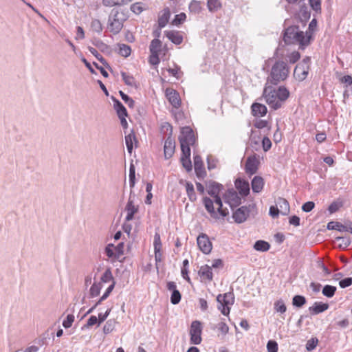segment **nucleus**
Returning a JSON list of instances; mask_svg holds the SVG:
<instances>
[{
	"instance_id": "1",
	"label": "nucleus",
	"mask_w": 352,
	"mask_h": 352,
	"mask_svg": "<svg viewBox=\"0 0 352 352\" xmlns=\"http://www.w3.org/2000/svg\"><path fill=\"white\" fill-rule=\"evenodd\" d=\"M263 96L269 107L273 110L281 108L289 96V91L285 86L278 88L265 84Z\"/></svg>"
},
{
	"instance_id": "2",
	"label": "nucleus",
	"mask_w": 352,
	"mask_h": 352,
	"mask_svg": "<svg viewBox=\"0 0 352 352\" xmlns=\"http://www.w3.org/2000/svg\"><path fill=\"white\" fill-rule=\"evenodd\" d=\"M311 36L309 32L299 30L298 26L292 25L285 29L283 40L286 44H296L301 50L310 44Z\"/></svg>"
},
{
	"instance_id": "3",
	"label": "nucleus",
	"mask_w": 352,
	"mask_h": 352,
	"mask_svg": "<svg viewBox=\"0 0 352 352\" xmlns=\"http://www.w3.org/2000/svg\"><path fill=\"white\" fill-rule=\"evenodd\" d=\"M256 214V206L255 204H250L248 206H243L236 209L232 214V218L236 223L245 222L250 214Z\"/></svg>"
},
{
	"instance_id": "4",
	"label": "nucleus",
	"mask_w": 352,
	"mask_h": 352,
	"mask_svg": "<svg viewBox=\"0 0 352 352\" xmlns=\"http://www.w3.org/2000/svg\"><path fill=\"white\" fill-rule=\"evenodd\" d=\"M217 301L218 302V309L223 315L228 316L230 311V306L234 303V295L231 292L219 294L217 296Z\"/></svg>"
},
{
	"instance_id": "5",
	"label": "nucleus",
	"mask_w": 352,
	"mask_h": 352,
	"mask_svg": "<svg viewBox=\"0 0 352 352\" xmlns=\"http://www.w3.org/2000/svg\"><path fill=\"white\" fill-rule=\"evenodd\" d=\"M124 16L118 10H113L109 16L108 28L114 34H118L123 28Z\"/></svg>"
},
{
	"instance_id": "6",
	"label": "nucleus",
	"mask_w": 352,
	"mask_h": 352,
	"mask_svg": "<svg viewBox=\"0 0 352 352\" xmlns=\"http://www.w3.org/2000/svg\"><path fill=\"white\" fill-rule=\"evenodd\" d=\"M289 72V67H272L270 75L267 78L266 84L278 85L280 82L287 78Z\"/></svg>"
},
{
	"instance_id": "7",
	"label": "nucleus",
	"mask_w": 352,
	"mask_h": 352,
	"mask_svg": "<svg viewBox=\"0 0 352 352\" xmlns=\"http://www.w3.org/2000/svg\"><path fill=\"white\" fill-rule=\"evenodd\" d=\"M179 140L182 150L190 148V146H193L196 142L194 132L189 126L182 128Z\"/></svg>"
},
{
	"instance_id": "8",
	"label": "nucleus",
	"mask_w": 352,
	"mask_h": 352,
	"mask_svg": "<svg viewBox=\"0 0 352 352\" xmlns=\"http://www.w3.org/2000/svg\"><path fill=\"white\" fill-rule=\"evenodd\" d=\"M190 342L192 344H199L201 341L202 324L199 320L192 321L190 327Z\"/></svg>"
},
{
	"instance_id": "9",
	"label": "nucleus",
	"mask_w": 352,
	"mask_h": 352,
	"mask_svg": "<svg viewBox=\"0 0 352 352\" xmlns=\"http://www.w3.org/2000/svg\"><path fill=\"white\" fill-rule=\"evenodd\" d=\"M197 243L199 250L205 254H209L212 248L208 236L206 234H200L197 239Z\"/></svg>"
},
{
	"instance_id": "10",
	"label": "nucleus",
	"mask_w": 352,
	"mask_h": 352,
	"mask_svg": "<svg viewBox=\"0 0 352 352\" xmlns=\"http://www.w3.org/2000/svg\"><path fill=\"white\" fill-rule=\"evenodd\" d=\"M225 202L228 204L229 206L233 208L239 206L241 203V199L237 192L232 190H228L224 195Z\"/></svg>"
},
{
	"instance_id": "11",
	"label": "nucleus",
	"mask_w": 352,
	"mask_h": 352,
	"mask_svg": "<svg viewBox=\"0 0 352 352\" xmlns=\"http://www.w3.org/2000/svg\"><path fill=\"white\" fill-rule=\"evenodd\" d=\"M258 160L255 155L248 157L245 165V173L250 175L255 174L258 170Z\"/></svg>"
},
{
	"instance_id": "12",
	"label": "nucleus",
	"mask_w": 352,
	"mask_h": 352,
	"mask_svg": "<svg viewBox=\"0 0 352 352\" xmlns=\"http://www.w3.org/2000/svg\"><path fill=\"white\" fill-rule=\"evenodd\" d=\"M154 253H155V261L156 263L162 261V241L160 239V234L158 232H155L154 235L153 241Z\"/></svg>"
},
{
	"instance_id": "13",
	"label": "nucleus",
	"mask_w": 352,
	"mask_h": 352,
	"mask_svg": "<svg viewBox=\"0 0 352 352\" xmlns=\"http://www.w3.org/2000/svg\"><path fill=\"white\" fill-rule=\"evenodd\" d=\"M166 96L173 107L179 108L180 107L181 99L179 94L175 90L167 89L166 90Z\"/></svg>"
},
{
	"instance_id": "14",
	"label": "nucleus",
	"mask_w": 352,
	"mask_h": 352,
	"mask_svg": "<svg viewBox=\"0 0 352 352\" xmlns=\"http://www.w3.org/2000/svg\"><path fill=\"white\" fill-rule=\"evenodd\" d=\"M235 187L241 196L246 197L250 193L249 182L243 179L238 178L234 182Z\"/></svg>"
},
{
	"instance_id": "15",
	"label": "nucleus",
	"mask_w": 352,
	"mask_h": 352,
	"mask_svg": "<svg viewBox=\"0 0 352 352\" xmlns=\"http://www.w3.org/2000/svg\"><path fill=\"white\" fill-rule=\"evenodd\" d=\"M175 141L170 136H168L166 139L164 146V157L166 159H169L173 156L175 152Z\"/></svg>"
},
{
	"instance_id": "16",
	"label": "nucleus",
	"mask_w": 352,
	"mask_h": 352,
	"mask_svg": "<svg viewBox=\"0 0 352 352\" xmlns=\"http://www.w3.org/2000/svg\"><path fill=\"white\" fill-rule=\"evenodd\" d=\"M327 228L329 230H336L340 232H349L352 234V222L349 226H345L340 222L330 221L327 223Z\"/></svg>"
},
{
	"instance_id": "17",
	"label": "nucleus",
	"mask_w": 352,
	"mask_h": 352,
	"mask_svg": "<svg viewBox=\"0 0 352 352\" xmlns=\"http://www.w3.org/2000/svg\"><path fill=\"white\" fill-rule=\"evenodd\" d=\"M181 162L182 166L186 169V170L190 171L192 170L190 148H186L182 150Z\"/></svg>"
},
{
	"instance_id": "18",
	"label": "nucleus",
	"mask_w": 352,
	"mask_h": 352,
	"mask_svg": "<svg viewBox=\"0 0 352 352\" xmlns=\"http://www.w3.org/2000/svg\"><path fill=\"white\" fill-rule=\"evenodd\" d=\"M125 210L127 212L125 219L126 221H129L133 219L134 214L138 210V207L135 206L133 200L131 199V195L129 198Z\"/></svg>"
},
{
	"instance_id": "19",
	"label": "nucleus",
	"mask_w": 352,
	"mask_h": 352,
	"mask_svg": "<svg viewBox=\"0 0 352 352\" xmlns=\"http://www.w3.org/2000/svg\"><path fill=\"white\" fill-rule=\"evenodd\" d=\"M206 186L208 193L212 197L219 195V192L223 189V185L214 181L209 182Z\"/></svg>"
},
{
	"instance_id": "20",
	"label": "nucleus",
	"mask_w": 352,
	"mask_h": 352,
	"mask_svg": "<svg viewBox=\"0 0 352 352\" xmlns=\"http://www.w3.org/2000/svg\"><path fill=\"white\" fill-rule=\"evenodd\" d=\"M329 304L322 302H315L313 306L309 308L311 315H317L322 313L329 309Z\"/></svg>"
},
{
	"instance_id": "21",
	"label": "nucleus",
	"mask_w": 352,
	"mask_h": 352,
	"mask_svg": "<svg viewBox=\"0 0 352 352\" xmlns=\"http://www.w3.org/2000/svg\"><path fill=\"white\" fill-rule=\"evenodd\" d=\"M164 34L175 45H179L183 42V36L180 32L177 31H165Z\"/></svg>"
},
{
	"instance_id": "22",
	"label": "nucleus",
	"mask_w": 352,
	"mask_h": 352,
	"mask_svg": "<svg viewBox=\"0 0 352 352\" xmlns=\"http://www.w3.org/2000/svg\"><path fill=\"white\" fill-rule=\"evenodd\" d=\"M203 204L208 211V212L210 214V216L214 219H219V216L217 212H215L214 208V202L213 201L207 197H204Z\"/></svg>"
},
{
	"instance_id": "23",
	"label": "nucleus",
	"mask_w": 352,
	"mask_h": 352,
	"mask_svg": "<svg viewBox=\"0 0 352 352\" xmlns=\"http://www.w3.org/2000/svg\"><path fill=\"white\" fill-rule=\"evenodd\" d=\"M264 180L261 176H255L251 182L252 189L254 193H259L264 186Z\"/></svg>"
},
{
	"instance_id": "24",
	"label": "nucleus",
	"mask_w": 352,
	"mask_h": 352,
	"mask_svg": "<svg viewBox=\"0 0 352 352\" xmlns=\"http://www.w3.org/2000/svg\"><path fill=\"white\" fill-rule=\"evenodd\" d=\"M170 16V9L168 8H164L162 11V14L159 16L158 18V25L160 28H163L166 25L168 22Z\"/></svg>"
},
{
	"instance_id": "25",
	"label": "nucleus",
	"mask_w": 352,
	"mask_h": 352,
	"mask_svg": "<svg viewBox=\"0 0 352 352\" xmlns=\"http://www.w3.org/2000/svg\"><path fill=\"white\" fill-rule=\"evenodd\" d=\"M252 111L253 116L262 117L266 115L267 109L265 105L256 102L252 105Z\"/></svg>"
},
{
	"instance_id": "26",
	"label": "nucleus",
	"mask_w": 352,
	"mask_h": 352,
	"mask_svg": "<svg viewBox=\"0 0 352 352\" xmlns=\"http://www.w3.org/2000/svg\"><path fill=\"white\" fill-rule=\"evenodd\" d=\"M309 69V67H294V78L299 81L304 80L307 77Z\"/></svg>"
},
{
	"instance_id": "27",
	"label": "nucleus",
	"mask_w": 352,
	"mask_h": 352,
	"mask_svg": "<svg viewBox=\"0 0 352 352\" xmlns=\"http://www.w3.org/2000/svg\"><path fill=\"white\" fill-rule=\"evenodd\" d=\"M179 183L181 184H185L186 193H187L189 200L192 202L196 201L197 195H196V193H195V191L194 189L193 184L190 182H183L182 180H181L179 182Z\"/></svg>"
},
{
	"instance_id": "28",
	"label": "nucleus",
	"mask_w": 352,
	"mask_h": 352,
	"mask_svg": "<svg viewBox=\"0 0 352 352\" xmlns=\"http://www.w3.org/2000/svg\"><path fill=\"white\" fill-rule=\"evenodd\" d=\"M113 107L115 110L116 111V113L118 114V116L122 117V116H127V111L124 106L122 104V102L118 100V99L113 98Z\"/></svg>"
},
{
	"instance_id": "29",
	"label": "nucleus",
	"mask_w": 352,
	"mask_h": 352,
	"mask_svg": "<svg viewBox=\"0 0 352 352\" xmlns=\"http://www.w3.org/2000/svg\"><path fill=\"white\" fill-rule=\"evenodd\" d=\"M277 206L282 215H287L289 213L290 208L289 202L284 198H278L277 201Z\"/></svg>"
},
{
	"instance_id": "30",
	"label": "nucleus",
	"mask_w": 352,
	"mask_h": 352,
	"mask_svg": "<svg viewBox=\"0 0 352 352\" xmlns=\"http://www.w3.org/2000/svg\"><path fill=\"white\" fill-rule=\"evenodd\" d=\"M336 77L338 81L344 85V88H348L352 85V76L351 75H343L342 73L336 72Z\"/></svg>"
},
{
	"instance_id": "31",
	"label": "nucleus",
	"mask_w": 352,
	"mask_h": 352,
	"mask_svg": "<svg viewBox=\"0 0 352 352\" xmlns=\"http://www.w3.org/2000/svg\"><path fill=\"white\" fill-rule=\"evenodd\" d=\"M198 273L201 277L205 278L208 280H212L213 274L212 268L208 265L201 266Z\"/></svg>"
},
{
	"instance_id": "32",
	"label": "nucleus",
	"mask_w": 352,
	"mask_h": 352,
	"mask_svg": "<svg viewBox=\"0 0 352 352\" xmlns=\"http://www.w3.org/2000/svg\"><path fill=\"white\" fill-rule=\"evenodd\" d=\"M213 197L214 198V201L213 202H214L218 206V208H217L218 213L222 217H225L228 216L229 214V211H228V208H223V204H222V201H221L220 196L217 195V196H214Z\"/></svg>"
},
{
	"instance_id": "33",
	"label": "nucleus",
	"mask_w": 352,
	"mask_h": 352,
	"mask_svg": "<svg viewBox=\"0 0 352 352\" xmlns=\"http://www.w3.org/2000/svg\"><path fill=\"white\" fill-rule=\"evenodd\" d=\"M254 248L260 252H267L270 248V245L268 242L263 241V240H258L255 242L254 245Z\"/></svg>"
},
{
	"instance_id": "34",
	"label": "nucleus",
	"mask_w": 352,
	"mask_h": 352,
	"mask_svg": "<svg viewBox=\"0 0 352 352\" xmlns=\"http://www.w3.org/2000/svg\"><path fill=\"white\" fill-rule=\"evenodd\" d=\"M207 7L210 12H216L221 8V3L219 0H208Z\"/></svg>"
},
{
	"instance_id": "35",
	"label": "nucleus",
	"mask_w": 352,
	"mask_h": 352,
	"mask_svg": "<svg viewBox=\"0 0 352 352\" xmlns=\"http://www.w3.org/2000/svg\"><path fill=\"white\" fill-rule=\"evenodd\" d=\"M133 141L136 142V138L133 131H131L129 134L125 136L126 146L129 153L132 152Z\"/></svg>"
},
{
	"instance_id": "36",
	"label": "nucleus",
	"mask_w": 352,
	"mask_h": 352,
	"mask_svg": "<svg viewBox=\"0 0 352 352\" xmlns=\"http://www.w3.org/2000/svg\"><path fill=\"white\" fill-rule=\"evenodd\" d=\"M189 10L194 14H199L202 10L201 2L199 1L192 0L189 4Z\"/></svg>"
},
{
	"instance_id": "37",
	"label": "nucleus",
	"mask_w": 352,
	"mask_h": 352,
	"mask_svg": "<svg viewBox=\"0 0 352 352\" xmlns=\"http://www.w3.org/2000/svg\"><path fill=\"white\" fill-rule=\"evenodd\" d=\"M336 290V287L330 285H326L322 288V294L324 296L330 298L335 295Z\"/></svg>"
},
{
	"instance_id": "38",
	"label": "nucleus",
	"mask_w": 352,
	"mask_h": 352,
	"mask_svg": "<svg viewBox=\"0 0 352 352\" xmlns=\"http://www.w3.org/2000/svg\"><path fill=\"white\" fill-rule=\"evenodd\" d=\"M307 302V300L305 296L301 295H296L292 298L293 306L300 308Z\"/></svg>"
},
{
	"instance_id": "39",
	"label": "nucleus",
	"mask_w": 352,
	"mask_h": 352,
	"mask_svg": "<svg viewBox=\"0 0 352 352\" xmlns=\"http://www.w3.org/2000/svg\"><path fill=\"white\" fill-rule=\"evenodd\" d=\"M161 47L162 42L158 38H154L152 40L149 46L151 53L155 54H159V52L161 51Z\"/></svg>"
},
{
	"instance_id": "40",
	"label": "nucleus",
	"mask_w": 352,
	"mask_h": 352,
	"mask_svg": "<svg viewBox=\"0 0 352 352\" xmlns=\"http://www.w3.org/2000/svg\"><path fill=\"white\" fill-rule=\"evenodd\" d=\"M122 80L126 85L133 87L135 86V80L134 77L129 73L121 72Z\"/></svg>"
},
{
	"instance_id": "41",
	"label": "nucleus",
	"mask_w": 352,
	"mask_h": 352,
	"mask_svg": "<svg viewBox=\"0 0 352 352\" xmlns=\"http://www.w3.org/2000/svg\"><path fill=\"white\" fill-rule=\"evenodd\" d=\"M102 287V283H94L90 289H89V296L91 298H94V297H96L98 296L100 293V290Z\"/></svg>"
},
{
	"instance_id": "42",
	"label": "nucleus",
	"mask_w": 352,
	"mask_h": 352,
	"mask_svg": "<svg viewBox=\"0 0 352 352\" xmlns=\"http://www.w3.org/2000/svg\"><path fill=\"white\" fill-rule=\"evenodd\" d=\"M274 310L277 313L284 314L287 311V307L284 302V301L281 299L278 300L274 302Z\"/></svg>"
},
{
	"instance_id": "43",
	"label": "nucleus",
	"mask_w": 352,
	"mask_h": 352,
	"mask_svg": "<svg viewBox=\"0 0 352 352\" xmlns=\"http://www.w3.org/2000/svg\"><path fill=\"white\" fill-rule=\"evenodd\" d=\"M194 167L197 174H199V171H203L204 164L201 157L199 155L194 156Z\"/></svg>"
},
{
	"instance_id": "44",
	"label": "nucleus",
	"mask_w": 352,
	"mask_h": 352,
	"mask_svg": "<svg viewBox=\"0 0 352 352\" xmlns=\"http://www.w3.org/2000/svg\"><path fill=\"white\" fill-rule=\"evenodd\" d=\"M119 94L125 104H127L129 108H133L135 106V101L128 95L124 94L122 91H120Z\"/></svg>"
},
{
	"instance_id": "45",
	"label": "nucleus",
	"mask_w": 352,
	"mask_h": 352,
	"mask_svg": "<svg viewBox=\"0 0 352 352\" xmlns=\"http://www.w3.org/2000/svg\"><path fill=\"white\" fill-rule=\"evenodd\" d=\"M119 53L122 56L127 57L131 54V47L125 44H119Z\"/></svg>"
},
{
	"instance_id": "46",
	"label": "nucleus",
	"mask_w": 352,
	"mask_h": 352,
	"mask_svg": "<svg viewBox=\"0 0 352 352\" xmlns=\"http://www.w3.org/2000/svg\"><path fill=\"white\" fill-rule=\"evenodd\" d=\"M115 329V321L109 320L106 322L103 327V332L104 334H109L111 333Z\"/></svg>"
},
{
	"instance_id": "47",
	"label": "nucleus",
	"mask_w": 352,
	"mask_h": 352,
	"mask_svg": "<svg viewBox=\"0 0 352 352\" xmlns=\"http://www.w3.org/2000/svg\"><path fill=\"white\" fill-rule=\"evenodd\" d=\"M182 298V295L178 289L171 292L170 302L173 305H177Z\"/></svg>"
},
{
	"instance_id": "48",
	"label": "nucleus",
	"mask_w": 352,
	"mask_h": 352,
	"mask_svg": "<svg viewBox=\"0 0 352 352\" xmlns=\"http://www.w3.org/2000/svg\"><path fill=\"white\" fill-rule=\"evenodd\" d=\"M300 57V53L294 51L287 56V61L290 64H294Z\"/></svg>"
},
{
	"instance_id": "49",
	"label": "nucleus",
	"mask_w": 352,
	"mask_h": 352,
	"mask_svg": "<svg viewBox=\"0 0 352 352\" xmlns=\"http://www.w3.org/2000/svg\"><path fill=\"white\" fill-rule=\"evenodd\" d=\"M91 28L96 32L100 33L102 30V25L99 20L94 19L91 23Z\"/></svg>"
},
{
	"instance_id": "50",
	"label": "nucleus",
	"mask_w": 352,
	"mask_h": 352,
	"mask_svg": "<svg viewBox=\"0 0 352 352\" xmlns=\"http://www.w3.org/2000/svg\"><path fill=\"white\" fill-rule=\"evenodd\" d=\"M318 342V340L317 338H312L310 340H309L306 344V349L308 351L314 350Z\"/></svg>"
},
{
	"instance_id": "51",
	"label": "nucleus",
	"mask_w": 352,
	"mask_h": 352,
	"mask_svg": "<svg viewBox=\"0 0 352 352\" xmlns=\"http://www.w3.org/2000/svg\"><path fill=\"white\" fill-rule=\"evenodd\" d=\"M186 18V15L184 12H181L179 14H176L175 19L173 21V24L175 25H178L182 24Z\"/></svg>"
},
{
	"instance_id": "52",
	"label": "nucleus",
	"mask_w": 352,
	"mask_h": 352,
	"mask_svg": "<svg viewBox=\"0 0 352 352\" xmlns=\"http://www.w3.org/2000/svg\"><path fill=\"white\" fill-rule=\"evenodd\" d=\"M342 206V202L333 201L329 206L328 210L329 213L333 214L337 212Z\"/></svg>"
},
{
	"instance_id": "53",
	"label": "nucleus",
	"mask_w": 352,
	"mask_h": 352,
	"mask_svg": "<svg viewBox=\"0 0 352 352\" xmlns=\"http://www.w3.org/2000/svg\"><path fill=\"white\" fill-rule=\"evenodd\" d=\"M113 279V277L111 270L109 268L107 269L101 277V281L103 283H108Z\"/></svg>"
},
{
	"instance_id": "54",
	"label": "nucleus",
	"mask_w": 352,
	"mask_h": 352,
	"mask_svg": "<svg viewBox=\"0 0 352 352\" xmlns=\"http://www.w3.org/2000/svg\"><path fill=\"white\" fill-rule=\"evenodd\" d=\"M74 321V316L73 314H68L66 318L63 322V326L65 329H68L72 327V323Z\"/></svg>"
},
{
	"instance_id": "55",
	"label": "nucleus",
	"mask_w": 352,
	"mask_h": 352,
	"mask_svg": "<svg viewBox=\"0 0 352 352\" xmlns=\"http://www.w3.org/2000/svg\"><path fill=\"white\" fill-rule=\"evenodd\" d=\"M97 323L98 324V318L96 316H91L87 323L82 327V329H88Z\"/></svg>"
},
{
	"instance_id": "56",
	"label": "nucleus",
	"mask_w": 352,
	"mask_h": 352,
	"mask_svg": "<svg viewBox=\"0 0 352 352\" xmlns=\"http://www.w3.org/2000/svg\"><path fill=\"white\" fill-rule=\"evenodd\" d=\"M88 50L100 63L102 64L105 63V60L103 56L95 48L89 47Z\"/></svg>"
},
{
	"instance_id": "57",
	"label": "nucleus",
	"mask_w": 352,
	"mask_h": 352,
	"mask_svg": "<svg viewBox=\"0 0 352 352\" xmlns=\"http://www.w3.org/2000/svg\"><path fill=\"white\" fill-rule=\"evenodd\" d=\"M267 352H277L278 351V344L274 340H269L267 343Z\"/></svg>"
},
{
	"instance_id": "58",
	"label": "nucleus",
	"mask_w": 352,
	"mask_h": 352,
	"mask_svg": "<svg viewBox=\"0 0 352 352\" xmlns=\"http://www.w3.org/2000/svg\"><path fill=\"white\" fill-rule=\"evenodd\" d=\"M124 243L120 242L116 247L113 246L116 258H119L124 254Z\"/></svg>"
},
{
	"instance_id": "59",
	"label": "nucleus",
	"mask_w": 352,
	"mask_h": 352,
	"mask_svg": "<svg viewBox=\"0 0 352 352\" xmlns=\"http://www.w3.org/2000/svg\"><path fill=\"white\" fill-rule=\"evenodd\" d=\"M309 3L314 11L318 12L321 10V0H309Z\"/></svg>"
},
{
	"instance_id": "60",
	"label": "nucleus",
	"mask_w": 352,
	"mask_h": 352,
	"mask_svg": "<svg viewBox=\"0 0 352 352\" xmlns=\"http://www.w3.org/2000/svg\"><path fill=\"white\" fill-rule=\"evenodd\" d=\"M217 328L223 336L226 335L229 332V327L225 322L221 321L218 323Z\"/></svg>"
},
{
	"instance_id": "61",
	"label": "nucleus",
	"mask_w": 352,
	"mask_h": 352,
	"mask_svg": "<svg viewBox=\"0 0 352 352\" xmlns=\"http://www.w3.org/2000/svg\"><path fill=\"white\" fill-rule=\"evenodd\" d=\"M315 207V203L314 201H307L302 206V210L303 212H311Z\"/></svg>"
},
{
	"instance_id": "62",
	"label": "nucleus",
	"mask_w": 352,
	"mask_h": 352,
	"mask_svg": "<svg viewBox=\"0 0 352 352\" xmlns=\"http://www.w3.org/2000/svg\"><path fill=\"white\" fill-rule=\"evenodd\" d=\"M113 245L108 244L105 248V253L109 258H116V252L113 250Z\"/></svg>"
},
{
	"instance_id": "63",
	"label": "nucleus",
	"mask_w": 352,
	"mask_h": 352,
	"mask_svg": "<svg viewBox=\"0 0 352 352\" xmlns=\"http://www.w3.org/2000/svg\"><path fill=\"white\" fill-rule=\"evenodd\" d=\"M352 285V278L351 277H347L345 278L339 282V285L341 288H346Z\"/></svg>"
},
{
	"instance_id": "64",
	"label": "nucleus",
	"mask_w": 352,
	"mask_h": 352,
	"mask_svg": "<svg viewBox=\"0 0 352 352\" xmlns=\"http://www.w3.org/2000/svg\"><path fill=\"white\" fill-rule=\"evenodd\" d=\"M262 146L264 151H269L272 147L271 140L267 137H264L262 140Z\"/></svg>"
}]
</instances>
